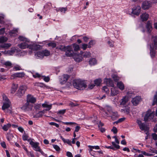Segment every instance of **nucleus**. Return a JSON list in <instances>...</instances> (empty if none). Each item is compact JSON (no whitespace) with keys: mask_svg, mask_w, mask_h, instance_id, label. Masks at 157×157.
<instances>
[{"mask_svg":"<svg viewBox=\"0 0 157 157\" xmlns=\"http://www.w3.org/2000/svg\"><path fill=\"white\" fill-rule=\"evenodd\" d=\"M56 49L65 52V54L67 56H71L73 53V48L71 46H65L60 45L56 47Z\"/></svg>","mask_w":157,"mask_h":157,"instance_id":"nucleus-1","label":"nucleus"},{"mask_svg":"<svg viewBox=\"0 0 157 157\" xmlns=\"http://www.w3.org/2000/svg\"><path fill=\"white\" fill-rule=\"evenodd\" d=\"M73 84L74 87L80 90L86 88L87 86L85 82L80 79H75L73 81Z\"/></svg>","mask_w":157,"mask_h":157,"instance_id":"nucleus-2","label":"nucleus"},{"mask_svg":"<svg viewBox=\"0 0 157 157\" xmlns=\"http://www.w3.org/2000/svg\"><path fill=\"white\" fill-rule=\"evenodd\" d=\"M10 124L8 123L6 124L5 125L2 127V129L5 131H7L8 129L11 127Z\"/></svg>","mask_w":157,"mask_h":157,"instance_id":"nucleus-34","label":"nucleus"},{"mask_svg":"<svg viewBox=\"0 0 157 157\" xmlns=\"http://www.w3.org/2000/svg\"><path fill=\"white\" fill-rule=\"evenodd\" d=\"M112 77L113 78L114 80L115 81H117L118 80V77L115 75H112Z\"/></svg>","mask_w":157,"mask_h":157,"instance_id":"nucleus-62","label":"nucleus"},{"mask_svg":"<svg viewBox=\"0 0 157 157\" xmlns=\"http://www.w3.org/2000/svg\"><path fill=\"white\" fill-rule=\"evenodd\" d=\"M28 136L26 134H24L22 136V139L24 140H28Z\"/></svg>","mask_w":157,"mask_h":157,"instance_id":"nucleus-54","label":"nucleus"},{"mask_svg":"<svg viewBox=\"0 0 157 157\" xmlns=\"http://www.w3.org/2000/svg\"><path fill=\"white\" fill-rule=\"evenodd\" d=\"M28 155L30 156V157H35L34 155L32 152H29V153H27Z\"/></svg>","mask_w":157,"mask_h":157,"instance_id":"nucleus-63","label":"nucleus"},{"mask_svg":"<svg viewBox=\"0 0 157 157\" xmlns=\"http://www.w3.org/2000/svg\"><path fill=\"white\" fill-rule=\"evenodd\" d=\"M35 56L37 59H42L44 58L42 51L36 52L35 54Z\"/></svg>","mask_w":157,"mask_h":157,"instance_id":"nucleus-24","label":"nucleus"},{"mask_svg":"<svg viewBox=\"0 0 157 157\" xmlns=\"http://www.w3.org/2000/svg\"><path fill=\"white\" fill-rule=\"evenodd\" d=\"M112 144L113 146L115 148L117 149H119L120 148V146L116 144L115 142H112Z\"/></svg>","mask_w":157,"mask_h":157,"instance_id":"nucleus-47","label":"nucleus"},{"mask_svg":"<svg viewBox=\"0 0 157 157\" xmlns=\"http://www.w3.org/2000/svg\"><path fill=\"white\" fill-rule=\"evenodd\" d=\"M93 149H99L100 147L98 146H91L90 147V150L92 151Z\"/></svg>","mask_w":157,"mask_h":157,"instance_id":"nucleus-58","label":"nucleus"},{"mask_svg":"<svg viewBox=\"0 0 157 157\" xmlns=\"http://www.w3.org/2000/svg\"><path fill=\"white\" fill-rule=\"evenodd\" d=\"M149 17L148 14L146 13H144L140 16L141 20L142 21H146L147 20Z\"/></svg>","mask_w":157,"mask_h":157,"instance_id":"nucleus-20","label":"nucleus"},{"mask_svg":"<svg viewBox=\"0 0 157 157\" xmlns=\"http://www.w3.org/2000/svg\"><path fill=\"white\" fill-rule=\"evenodd\" d=\"M42 111H40L38 113H36L35 115L34 116V118H38L41 117L43 115L42 114Z\"/></svg>","mask_w":157,"mask_h":157,"instance_id":"nucleus-42","label":"nucleus"},{"mask_svg":"<svg viewBox=\"0 0 157 157\" xmlns=\"http://www.w3.org/2000/svg\"><path fill=\"white\" fill-rule=\"evenodd\" d=\"M59 10L61 12H63L64 13H65V11L67 10V8H63L62 7L61 8H60L59 9Z\"/></svg>","mask_w":157,"mask_h":157,"instance_id":"nucleus-50","label":"nucleus"},{"mask_svg":"<svg viewBox=\"0 0 157 157\" xmlns=\"http://www.w3.org/2000/svg\"><path fill=\"white\" fill-rule=\"evenodd\" d=\"M29 49L32 51H36L40 49L41 48V46L39 45L36 44H33L29 45Z\"/></svg>","mask_w":157,"mask_h":157,"instance_id":"nucleus-11","label":"nucleus"},{"mask_svg":"<svg viewBox=\"0 0 157 157\" xmlns=\"http://www.w3.org/2000/svg\"><path fill=\"white\" fill-rule=\"evenodd\" d=\"M65 112L66 109H63L59 110L57 112V114H63L65 113Z\"/></svg>","mask_w":157,"mask_h":157,"instance_id":"nucleus-48","label":"nucleus"},{"mask_svg":"<svg viewBox=\"0 0 157 157\" xmlns=\"http://www.w3.org/2000/svg\"><path fill=\"white\" fill-rule=\"evenodd\" d=\"M69 76L67 75H64L60 78L59 81L62 84H64L67 81Z\"/></svg>","mask_w":157,"mask_h":157,"instance_id":"nucleus-14","label":"nucleus"},{"mask_svg":"<svg viewBox=\"0 0 157 157\" xmlns=\"http://www.w3.org/2000/svg\"><path fill=\"white\" fill-rule=\"evenodd\" d=\"M3 100L4 101V102H10L8 98L5 95H4L3 96Z\"/></svg>","mask_w":157,"mask_h":157,"instance_id":"nucleus-49","label":"nucleus"},{"mask_svg":"<svg viewBox=\"0 0 157 157\" xmlns=\"http://www.w3.org/2000/svg\"><path fill=\"white\" fill-rule=\"evenodd\" d=\"M139 126L142 130L145 129L147 128L146 124L144 123H142Z\"/></svg>","mask_w":157,"mask_h":157,"instance_id":"nucleus-38","label":"nucleus"},{"mask_svg":"<svg viewBox=\"0 0 157 157\" xmlns=\"http://www.w3.org/2000/svg\"><path fill=\"white\" fill-rule=\"evenodd\" d=\"M53 147L57 151H59L60 150V148L57 145H53Z\"/></svg>","mask_w":157,"mask_h":157,"instance_id":"nucleus-61","label":"nucleus"},{"mask_svg":"<svg viewBox=\"0 0 157 157\" xmlns=\"http://www.w3.org/2000/svg\"><path fill=\"white\" fill-rule=\"evenodd\" d=\"M67 155L68 157H73L72 154L69 151L67 152Z\"/></svg>","mask_w":157,"mask_h":157,"instance_id":"nucleus-64","label":"nucleus"},{"mask_svg":"<svg viewBox=\"0 0 157 157\" xmlns=\"http://www.w3.org/2000/svg\"><path fill=\"white\" fill-rule=\"evenodd\" d=\"M29 42H23L18 44L19 47L21 49H24L26 48H29V45L28 44Z\"/></svg>","mask_w":157,"mask_h":157,"instance_id":"nucleus-17","label":"nucleus"},{"mask_svg":"<svg viewBox=\"0 0 157 157\" xmlns=\"http://www.w3.org/2000/svg\"><path fill=\"white\" fill-rule=\"evenodd\" d=\"M128 96L123 97L121 100L120 105H125L128 102Z\"/></svg>","mask_w":157,"mask_h":157,"instance_id":"nucleus-18","label":"nucleus"},{"mask_svg":"<svg viewBox=\"0 0 157 157\" xmlns=\"http://www.w3.org/2000/svg\"><path fill=\"white\" fill-rule=\"evenodd\" d=\"M157 103V91L156 92V94L154 95V98L152 105H154Z\"/></svg>","mask_w":157,"mask_h":157,"instance_id":"nucleus-40","label":"nucleus"},{"mask_svg":"<svg viewBox=\"0 0 157 157\" xmlns=\"http://www.w3.org/2000/svg\"><path fill=\"white\" fill-rule=\"evenodd\" d=\"M130 108L128 107H125L123 109H121V111L126 114H128L130 113Z\"/></svg>","mask_w":157,"mask_h":157,"instance_id":"nucleus-25","label":"nucleus"},{"mask_svg":"<svg viewBox=\"0 0 157 157\" xmlns=\"http://www.w3.org/2000/svg\"><path fill=\"white\" fill-rule=\"evenodd\" d=\"M151 56H155V53L154 49H152L151 46Z\"/></svg>","mask_w":157,"mask_h":157,"instance_id":"nucleus-56","label":"nucleus"},{"mask_svg":"<svg viewBox=\"0 0 157 157\" xmlns=\"http://www.w3.org/2000/svg\"><path fill=\"white\" fill-rule=\"evenodd\" d=\"M60 137L64 143H67L70 145H72L71 140L68 139L65 140L62 136H61Z\"/></svg>","mask_w":157,"mask_h":157,"instance_id":"nucleus-30","label":"nucleus"},{"mask_svg":"<svg viewBox=\"0 0 157 157\" xmlns=\"http://www.w3.org/2000/svg\"><path fill=\"white\" fill-rule=\"evenodd\" d=\"M78 105L77 104H75L72 102H71L69 104V105L71 107L76 106H78Z\"/></svg>","mask_w":157,"mask_h":157,"instance_id":"nucleus-51","label":"nucleus"},{"mask_svg":"<svg viewBox=\"0 0 157 157\" xmlns=\"http://www.w3.org/2000/svg\"><path fill=\"white\" fill-rule=\"evenodd\" d=\"M30 144L33 148L34 150L36 151L41 152V149L38 146L39 144L38 143L31 141L30 143Z\"/></svg>","mask_w":157,"mask_h":157,"instance_id":"nucleus-7","label":"nucleus"},{"mask_svg":"<svg viewBox=\"0 0 157 157\" xmlns=\"http://www.w3.org/2000/svg\"><path fill=\"white\" fill-rule=\"evenodd\" d=\"M81 55L85 58H89L90 56V53L89 52H81Z\"/></svg>","mask_w":157,"mask_h":157,"instance_id":"nucleus-27","label":"nucleus"},{"mask_svg":"<svg viewBox=\"0 0 157 157\" xmlns=\"http://www.w3.org/2000/svg\"><path fill=\"white\" fill-rule=\"evenodd\" d=\"M151 6V3L147 1L144 2L142 4V8L144 10L148 9Z\"/></svg>","mask_w":157,"mask_h":157,"instance_id":"nucleus-16","label":"nucleus"},{"mask_svg":"<svg viewBox=\"0 0 157 157\" xmlns=\"http://www.w3.org/2000/svg\"><path fill=\"white\" fill-rule=\"evenodd\" d=\"M33 108V105L26 101L21 108L22 110L26 111L32 110Z\"/></svg>","mask_w":157,"mask_h":157,"instance_id":"nucleus-6","label":"nucleus"},{"mask_svg":"<svg viewBox=\"0 0 157 157\" xmlns=\"http://www.w3.org/2000/svg\"><path fill=\"white\" fill-rule=\"evenodd\" d=\"M2 48L7 49L11 46V44L10 43L4 44H2Z\"/></svg>","mask_w":157,"mask_h":157,"instance_id":"nucleus-37","label":"nucleus"},{"mask_svg":"<svg viewBox=\"0 0 157 157\" xmlns=\"http://www.w3.org/2000/svg\"><path fill=\"white\" fill-rule=\"evenodd\" d=\"M18 39L20 40L23 41V42H29V40H28L27 39L22 36H19V37Z\"/></svg>","mask_w":157,"mask_h":157,"instance_id":"nucleus-39","label":"nucleus"},{"mask_svg":"<svg viewBox=\"0 0 157 157\" xmlns=\"http://www.w3.org/2000/svg\"><path fill=\"white\" fill-rule=\"evenodd\" d=\"M42 51L44 57V56H48L50 54V52L47 50H44Z\"/></svg>","mask_w":157,"mask_h":157,"instance_id":"nucleus-32","label":"nucleus"},{"mask_svg":"<svg viewBox=\"0 0 157 157\" xmlns=\"http://www.w3.org/2000/svg\"><path fill=\"white\" fill-rule=\"evenodd\" d=\"M87 47H88V44H83L82 45V48L83 49V50H86Z\"/></svg>","mask_w":157,"mask_h":157,"instance_id":"nucleus-52","label":"nucleus"},{"mask_svg":"<svg viewBox=\"0 0 157 157\" xmlns=\"http://www.w3.org/2000/svg\"><path fill=\"white\" fill-rule=\"evenodd\" d=\"M140 10L141 8L140 6H135L132 9V13L135 15L138 16L140 12Z\"/></svg>","mask_w":157,"mask_h":157,"instance_id":"nucleus-9","label":"nucleus"},{"mask_svg":"<svg viewBox=\"0 0 157 157\" xmlns=\"http://www.w3.org/2000/svg\"><path fill=\"white\" fill-rule=\"evenodd\" d=\"M154 113L151 110H148L146 112L144 118V121H147L152 119L154 116Z\"/></svg>","mask_w":157,"mask_h":157,"instance_id":"nucleus-3","label":"nucleus"},{"mask_svg":"<svg viewBox=\"0 0 157 157\" xmlns=\"http://www.w3.org/2000/svg\"><path fill=\"white\" fill-rule=\"evenodd\" d=\"M111 95L114 96L117 95L118 93V91L116 89V88L113 87L111 88Z\"/></svg>","mask_w":157,"mask_h":157,"instance_id":"nucleus-29","label":"nucleus"},{"mask_svg":"<svg viewBox=\"0 0 157 157\" xmlns=\"http://www.w3.org/2000/svg\"><path fill=\"white\" fill-rule=\"evenodd\" d=\"M11 105L10 102H3V105L2 106V109L5 113H11V110L9 109Z\"/></svg>","mask_w":157,"mask_h":157,"instance_id":"nucleus-4","label":"nucleus"},{"mask_svg":"<svg viewBox=\"0 0 157 157\" xmlns=\"http://www.w3.org/2000/svg\"><path fill=\"white\" fill-rule=\"evenodd\" d=\"M48 46L51 47L52 48H54L56 47V44L55 43L51 42L48 43Z\"/></svg>","mask_w":157,"mask_h":157,"instance_id":"nucleus-43","label":"nucleus"},{"mask_svg":"<svg viewBox=\"0 0 157 157\" xmlns=\"http://www.w3.org/2000/svg\"><path fill=\"white\" fill-rule=\"evenodd\" d=\"M36 99L31 94H28L27 97L26 101L31 103H34L36 102Z\"/></svg>","mask_w":157,"mask_h":157,"instance_id":"nucleus-10","label":"nucleus"},{"mask_svg":"<svg viewBox=\"0 0 157 157\" xmlns=\"http://www.w3.org/2000/svg\"><path fill=\"white\" fill-rule=\"evenodd\" d=\"M25 75V74L23 72L16 73L11 75V79H14L16 78H22Z\"/></svg>","mask_w":157,"mask_h":157,"instance_id":"nucleus-8","label":"nucleus"},{"mask_svg":"<svg viewBox=\"0 0 157 157\" xmlns=\"http://www.w3.org/2000/svg\"><path fill=\"white\" fill-rule=\"evenodd\" d=\"M49 124L51 125H54L56 126L57 128H58L59 126V125L55 122H51L49 123Z\"/></svg>","mask_w":157,"mask_h":157,"instance_id":"nucleus-55","label":"nucleus"},{"mask_svg":"<svg viewBox=\"0 0 157 157\" xmlns=\"http://www.w3.org/2000/svg\"><path fill=\"white\" fill-rule=\"evenodd\" d=\"M17 33V29H14L11 31L10 33V35L11 36H13V34H16Z\"/></svg>","mask_w":157,"mask_h":157,"instance_id":"nucleus-44","label":"nucleus"},{"mask_svg":"<svg viewBox=\"0 0 157 157\" xmlns=\"http://www.w3.org/2000/svg\"><path fill=\"white\" fill-rule=\"evenodd\" d=\"M52 104L48 105L47 104V102H45L44 103L42 104V106L44 108H47V109H46L47 111L49 110L52 108Z\"/></svg>","mask_w":157,"mask_h":157,"instance_id":"nucleus-26","label":"nucleus"},{"mask_svg":"<svg viewBox=\"0 0 157 157\" xmlns=\"http://www.w3.org/2000/svg\"><path fill=\"white\" fill-rule=\"evenodd\" d=\"M117 85L119 88L121 90H123L124 89V84L121 82H118Z\"/></svg>","mask_w":157,"mask_h":157,"instance_id":"nucleus-28","label":"nucleus"},{"mask_svg":"<svg viewBox=\"0 0 157 157\" xmlns=\"http://www.w3.org/2000/svg\"><path fill=\"white\" fill-rule=\"evenodd\" d=\"M18 87V84L14 83H13L11 89V93L13 94H14L17 89Z\"/></svg>","mask_w":157,"mask_h":157,"instance_id":"nucleus-21","label":"nucleus"},{"mask_svg":"<svg viewBox=\"0 0 157 157\" xmlns=\"http://www.w3.org/2000/svg\"><path fill=\"white\" fill-rule=\"evenodd\" d=\"M4 64L5 65L6 67H9V68H11L12 67V64L9 61H7L6 62H5Z\"/></svg>","mask_w":157,"mask_h":157,"instance_id":"nucleus-33","label":"nucleus"},{"mask_svg":"<svg viewBox=\"0 0 157 157\" xmlns=\"http://www.w3.org/2000/svg\"><path fill=\"white\" fill-rule=\"evenodd\" d=\"M71 56H72L74 60L76 62H80L82 60V57L80 55L76 54L73 55L72 53Z\"/></svg>","mask_w":157,"mask_h":157,"instance_id":"nucleus-15","label":"nucleus"},{"mask_svg":"<svg viewBox=\"0 0 157 157\" xmlns=\"http://www.w3.org/2000/svg\"><path fill=\"white\" fill-rule=\"evenodd\" d=\"M107 86L113 87L114 86L113 81L110 78L105 79L104 81Z\"/></svg>","mask_w":157,"mask_h":157,"instance_id":"nucleus-22","label":"nucleus"},{"mask_svg":"<svg viewBox=\"0 0 157 157\" xmlns=\"http://www.w3.org/2000/svg\"><path fill=\"white\" fill-rule=\"evenodd\" d=\"M103 90L106 93H108L109 92V89L106 86H104L103 87Z\"/></svg>","mask_w":157,"mask_h":157,"instance_id":"nucleus-53","label":"nucleus"},{"mask_svg":"<svg viewBox=\"0 0 157 157\" xmlns=\"http://www.w3.org/2000/svg\"><path fill=\"white\" fill-rule=\"evenodd\" d=\"M152 22L150 21H148L147 22L146 28L147 32L149 33L151 32L152 30Z\"/></svg>","mask_w":157,"mask_h":157,"instance_id":"nucleus-23","label":"nucleus"},{"mask_svg":"<svg viewBox=\"0 0 157 157\" xmlns=\"http://www.w3.org/2000/svg\"><path fill=\"white\" fill-rule=\"evenodd\" d=\"M109 113L111 115V117L113 120H115L119 117L117 113V112H113V111H110L109 112Z\"/></svg>","mask_w":157,"mask_h":157,"instance_id":"nucleus-19","label":"nucleus"},{"mask_svg":"<svg viewBox=\"0 0 157 157\" xmlns=\"http://www.w3.org/2000/svg\"><path fill=\"white\" fill-rule=\"evenodd\" d=\"M111 131L115 133H117V128L115 127H113V128L111 130Z\"/></svg>","mask_w":157,"mask_h":157,"instance_id":"nucleus-60","label":"nucleus"},{"mask_svg":"<svg viewBox=\"0 0 157 157\" xmlns=\"http://www.w3.org/2000/svg\"><path fill=\"white\" fill-rule=\"evenodd\" d=\"M153 139L156 140H157V135L155 133H153L152 135Z\"/></svg>","mask_w":157,"mask_h":157,"instance_id":"nucleus-57","label":"nucleus"},{"mask_svg":"<svg viewBox=\"0 0 157 157\" xmlns=\"http://www.w3.org/2000/svg\"><path fill=\"white\" fill-rule=\"evenodd\" d=\"M73 48H74V50L75 51H77L80 49L79 46L75 44L73 45Z\"/></svg>","mask_w":157,"mask_h":157,"instance_id":"nucleus-46","label":"nucleus"},{"mask_svg":"<svg viewBox=\"0 0 157 157\" xmlns=\"http://www.w3.org/2000/svg\"><path fill=\"white\" fill-rule=\"evenodd\" d=\"M89 39V38L88 37L86 36H84L83 37V40L85 42H87Z\"/></svg>","mask_w":157,"mask_h":157,"instance_id":"nucleus-59","label":"nucleus"},{"mask_svg":"<svg viewBox=\"0 0 157 157\" xmlns=\"http://www.w3.org/2000/svg\"><path fill=\"white\" fill-rule=\"evenodd\" d=\"M8 38L4 36L0 37V43H3L7 41Z\"/></svg>","mask_w":157,"mask_h":157,"instance_id":"nucleus-35","label":"nucleus"},{"mask_svg":"<svg viewBox=\"0 0 157 157\" xmlns=\"http://www.w3.org/2000/svg\"><path fill=\"white\" fill-rule=\"evenodd\" d=\"M94 44H95V42L93 40H91L89 42L88 44V48H91L92 46L94 45Z\"/></svg>","mask_w":157,"mask_h":157,"instance_id":"nucleus-45","label":"nucleus"},{"mask_svg":"<svg viewBox=\"0 0 157 157\" xmlns=\"http://www.w3.org/2000/svg\"><path fill=\"white\" fill-rule=\"evenodd\" d=\"M101 82V80L100 79H97L94 81L95 84L97 86H99Z\"/></svg>","mask_w":157,"mask_h":157,"instance_id":"nucleus-41","label":"nucleus"},{"mask_svg":"<svg viewBox=\"0 0 157 157\" xmlns=\"http://www.w3.org/2000/svg\"><path fill=\"white\" fill-rule=\"evenodd\" d=\"M141 100L140 96H137L133 98L132 100V102L135 106L137 105Z\"/></svg>","mask_w":157,"mask_h":157,"instance_id":"nucleus-13","label":"nucleus"},{"mask_svg":"<svg viewBox=\"0 0 157 157\" xmlns=\"http://www.w3.org/2000/svg\"><path fill=\"white\" fill-rule=\"evenodd\" d=\"M89 63L90 65H93L96 64L97 61L95 58H93L89 60Z\"/></svg>","mask_w":157,"mask_h":157,"instance_id":"nucleus-31","label":"nucleus"},{"mask_svg":"<svg viewBox=\"0 0 157 157\" xmlns=\"http://www.w3.org/2000/svg\"><path fill=\"white\" fill-rule=\"evenodd\" d=\"M13 70L16 71H19L22 70L21 66L18 65H15L13 67Z\"/></svg>","mask_w":157,"mask_h":157,"instance_id":"nucleus-36","label":"nucleus"},{"mask_svg":"<svg viewBox=\"0 0 157 157\" xmlns=\"http://www.w3.org/2000/svg\"><path fill=\"white\" fill-rule=\"evenodd\" d=\"M152 45L153 48L157 49V36H152Z\"/></svg>","mask_w":157,"mask_h":157,"instance_id":"nucleus-12","label":"nucleus"},{"mask_svg":"<svg viewBox=\"0 0 157 157\" xmlns=\"http://www.w3.org/2000/svg\"><path fill=\"white\" fill-rule=\"evenodd\" d=\"M27 88V86H20L16 94V95L19 98L21 97L24 94Z\"/></svg>","mask_w":157,"mask_h":157,"instance_id":"nucleus-5","label":"nucleus"}]
</instances>
